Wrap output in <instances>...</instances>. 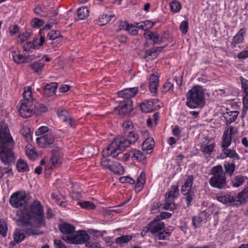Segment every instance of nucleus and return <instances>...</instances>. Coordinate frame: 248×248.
Masks as SVG:
<instances>
[{
  "label": "nucleus",
  "mask_w": 248,
  "mask_h": 248,
  "mask_svg": "<svg viewBox=\"0 0 248 248\" xmlns=\"http://www.w3.org/2000/svg\"><path fill=\"white\" fill-rule=\"evenodd\" d=\"M19 224L26 227L29 234H41L39 228L45 224L44 207L40 202L33 201L21 211Z\"/></svg>",
  "instance_id": "nucleus-1"
},
{
  "label": "nucleus",
  "mask_w": 248,
  "mask_h": 248,
  "mask_svg": "<svg viewBox=\"0 0 248 248\" xmlns=\"http://www.w3.org/2000/svg\"><path fill=\"white\" fill-rule=\"evenodd\" d=\"M14 144L7 124L0 122V158L4 163H9L15 159Z\"/></svg>",
  "instance_id": "nucleus-2"
},
{
  "label": "nucleus",
  "mask_w": 248,
  "mask_h": 248,
  "mask_svg": "<svg viewBox=\"0 0 248 248\" xmlns=\"http://www.w3.org/2000/svg\"><path fill=\"white\" fill-rule=\"evenodd\" d=\"M204 91L200 86H195L190 90L186 94V105L189 108H194L204 106Z\"/></svg>",
  "instance_id": "nucleus-3"
},
{
  "label": "nucleus",
  "mask_w": 248,
  "mask_h": 248,
  "mask_svg": "<svg viewBox=\"0 0 248 248\" xmlns=\"http://www.w3.org/2000/svg\"><path fill=\"white\" fill-rule=\"evenodd\" d=\"M138 140L137 134L129 132L128 139L124 137H117L110 144L109 148L112 151L114 155L120 154L130 144L135 143Z\"/></svg>",
  "instance_id": "nucleus-4"
},
{
  "label": "nucleus",
  "mask_w": 248,
  "mask_h": 248,
  "mask_svg": "<svg viewBox=\"0 0 248 248\" xmlns=\"http://www.w3.org/2000/svg\"><path fill=\"white\" fill-rule=\"evenodd\" d=\"M212 177L209 180L210 185L215 188L222 189L225 187L226 179L225 174L221 165L214 167L211 170Z\"/></svg>",
  "instance_id": "nucleus-5"
},
{
  "label": "nucleus",
  "mask_w": 248,
  "mask_h": 248,
  "mask_svg": "<svg viewBox=\"0 0 248 248\" xmlns=\"http://www.w3.org/2000/svg\"><path fill=\"white\" fill-rule=\"evenodd\" d=\"M179 195L178 187L176 186H172L170 190L166 193L165 202L163 208L165 210H172L176 208L174 200Z\"/></svg>",
  "instance_id": "nucleus-6"
},
{
  "label": "nucleus",
  "mask_w": 248,
  "mask_h": 248,
  "mask_svg": "<svg viewBox=\"0 0 248 248\" xmlns=\"http://www.w3.org/2000/svg\"><path fill=\"white\" fill-rule=\"evenodd\" d=\"M26 194L23 191H18L13 193L10 197V203L15 208L24 207L27 204Z\"/></svg>",
  "instance_id": "nucleus-7"
},
{
  "label": "nucleus",
  "mask_w": 248,
  "mask_h": 248,
  "mask_svg": "<svg viewBox=\"0 0 248 248\" xmlns=\"http://www.w3.org/2000/svg\"><path fill=\"white\" fill-rule=\"evenodd\" d=\"M137 29L145 30L144 36L146 39H150L153 41L155 44H160L165 42L166 34L163 36H159L158 34L156 32H152L146 30V25L144 22H142L140 24H138Z\"/></svg>",
  "instance_id": "nucleus-8"
},
{
  "label": "nucleus",
  "mask_w": 248,
  "mask_h": 248,
  "mask_svg": "<svg viewBox=\"0 0 248 248\" xmlns=\"http://www.w3.org/2000/svg\"><path fill=\"white\" fill-rule=\"evenodd\" d=\"M19 219L17 220V224L18 226L23 227V229H16L14 233V241L11 242L10 244L15 245V242L19 243L22 241L26 237L30 235H39V234H29L27 228L23 225L19 224Z\"/></svg>",
  "instance_id": "nucleus-9"
},
{
  "label": "nucleus",
  "mask_w": 248,
  "mask_h": 248,
  "mask_svg": "<svg viewBox=\"0 0 248 248\" xmlns=\"http://www.w3.org/2000/svg\"><path fill=\"white\" fill-rule=\"evenodd\" d=\"M21 105L18 111L22 117H30L35 113V106L32 102L21 101Z\"/></svg>",
  "instance_id": "nucleus-10"
},
{
  "label": "nucleus",
  "mask_w": 248,
  "mask_h": 248,
  "mask_svg": "<svg viewBox=\"0 0 248 248\" xmlns=\"http://www.w3.org/2000/svg\"><path fill=\"white\" fill-rule=\"evenodd\" d=\"M161 106V103L156 99L146 100L140 104L142 111L145 113L151 112Z\"/></svg>",
  "instance_id": "nucleus-11"
},
{
  "label": "nucleus",
  "mask_w": 248,
  "mask_h": 248,
  "mask_svg": "<svg viewBox=\"0 0 248 248\" xmlns=\"http://www.w3.org/2000/svg\"><path fill=\"white\" fill-rule=\"evenodd\" d=\"M89 235L84 231L75 232L67 243L71 244H82L87 242Z\"/></svg>",
  "instance_id": "nucleus-12"
},
{
  "label": "nucleus",
  "mask_w": 248,
  "mask_h": 248,
  "mask_svg": "<svg viewBox=\"0 0 248 248\" xmlns=\"http://www.w3.org/2000/svg\"><path fill=\"white\" fill-rule=\"evenodd\" d=\"M60 229L63 233L62 238L63 240L67 243L70 239L73 234L75 232V227L68 223H64L60 226Z\"/></svg>",
  "instance_id": "nucleus-13"
},
{
  "label": "nucleus",
  "mask_w": 248,
  "mask_h": 248,
  "mask_svg": "<svg viewBox=\"0 0 248 248\" xmlns=\"http://www.w3.org/2000/svg\"><path fill=\"white\" fill-rule=\"evenodd\" d=\"M55 135L52 132H47L44 136L37 138L36 140L39 146L46 147L54 143Z\"/></svg>",
  "instance_id": "nucleus-14"
},
{
  "label": "nucleus",
  "mask_w": 248,
  "mask_h": 248,
  "mask_svg": "<svg viewBox=\"0 0 248 248\" xmlns=\"http://www.w3.org/2000/svg\"><path fill=\"white\" fill-rule=\"evenodd\" d=\"M216 146L214 141L208 139H205L201 145V151L205 155H211Z\"/></svg>",
  "instance_id": "nucleus-15"
},
{
  "label": "nucleus",
  "mask_w": 248,
  "mask_h": 248,
  "mask_svg": "<svg viewBox=\"0 0 248 248\" xmlns=\"http://www.w3.org/2000/svg\"><path fill=\"white\" fill-rule=\"evenodd\" d=\"M218 202L226 205H235L241 204L239 203V199L229 194L221 195L217 196Z\"/></svg>",
  "instance_id": "nucleus-16"
},
{
  "label": "nucleus",
  "mask_w": 248,
  "mask_h": 248,
  "mask_svg": "<svg viewBox=\"0 0 248 248\" xmlns=\"http://www.w3.org/2000/svg\"><path fill=\"white\" fill-rule=\"evenodd\" d=\"M234 133L233 127L230 126L224 131L221 142L222 149L228 148L232 143V136Z\"/></svg>",
  "instance_id": "nucleus-17"
},
{
  "label": "nucleus",
  "mask_w": 248,
  "mask_h": 248,
  "mask_svg": "<svg viewBox=\"0 0 248 248\" xmlns=\"http://www.w3.org/2000/svg\"><path fill=\"white\" fill-rule=\"evenodd\" d=\"M110 147V144L105 149L103 150L102 151V156L103 158L101 160V165L105 168L109 169V167L110 166L111 164H109V159L107 158L108 156H112L113 157H116L119 154H116L115 155H114L112 153V150L109 148Z\"/></svg>",
  "instance_id": "nucleus-18"
},
{
  "label": "nucleus",
  "mask_w": 248,
  "mask_h": 248,
  "mask_svg": "<svg viewBox=\"0 0 248 248\" xmlns=\"http://www.w3.org/2000/svg\"><path fill=\"white\" fill-rule=\"evenodd\" d=\"M159 75L157 73H153L149 78V90L150 92L155 95L158 86Z\"/></svg>",
  "instance_id": "nucleus-19"
},
{
  "label": "nucleus",
  "mask_w": 248,
  "mask_h": 248,
  "mask_svg": "<svg viewBox=\"0 0 248 248\" xmlns=\"http://www.w3.org/2000/svg\"><path fill=\"white\" fill-rule=\"evenodd\" d=\"M125 159H127L128 157L134 158L139 161L144 162L146 160V156L141 151L136 149H132L124 155Z\"/></svg>",
  "instance_id": "nucleus-20"
},
{
  "label": "nucleus",
  "mask_w": 248,
  "mask_h": 248,
  "mask_svg": "<svg viewBox=\"0 0 248 248\" xmlns=\"http://www.w3.org/2000/svg\"><path fill=\"white\" fill-rule=\"evenodd\" d=\"M58 115L62 120L69 124L71 127H75L76 125L75 120L70 117L68 112L66 110H59Z\"/></svg>",
  "instance_id": "nucleus-21"
},
{
  "label": "nucleus",
  "mask_w": 248,
  "mask_h": 248,
  "mask_svg": "<svg viewBox=\"0 0 248 248\" xmlns=\"http://www.w3.org/2000/svg\"><path fill=\"white\" fill-rule=\"evenodd\" d=\"M150 232L155 236L165 228V224L163 222L154 220L149 223Z\"/></svg>",
  "instance_id": "nucleus-22"
},
{
  "label": "nucleus",
  "mask_w": 248,
  "mask_h": 248,
  "mask_svg": "<svg viewBox=\"0 0 248 248\" xmlns=\"http://www.w3.org/2000/svg\"><path fill=\"white\" fill-rule=\"evenodd\" d=\"M138 91L137 87L125 89L118 93L119 97L130 99V98L135 96Z\"/></svg>",
  "instance_id": "nucleus-23"
},
{
  "label": "nucleus",
  "mask_w": 248,
  "mask_h": 248,
  "mask_svg": "<svg viewBox=\"0 0 248 248\" xmlns=\"http://www.w3.org/2000/svg\"><path fill=\"white\" fill-rule=\"evenodd\" d=\"M12 55L14 61L17 63L28 62L31 59L28 57H25L20 54L18 49L12 51Z\"/></svg>",
  "instance_id": "nucleus-24"
},
{
  "label": "nucleus",
  "mask_w": 248,
  "mask_h": 248,
  "mask_svg": "<svg viewBox=\"0 0 248 248\" xmlns=\"http://www.w3.org/2000/svg\"><path fill=\"white\" fill-rule=\"evenodd\" d=\"M132 109V101L131 99L126 100L124 104L119 105L116 109L120 114H124L129 111Z\"/></svg>",
  "instance_id": "nucleus-25"
},
{
  "label": "nucleus",
  "mask_w": 248,
  "mask_h": 248,
  "mask_svg": "<svg viewBox=\"0 0 248 248\" xmlns=\"http://www.w3.org/2000/svg\"><path fill=\"white\" fill-rule=\"evenodd\" d=\"M62 154L60 150L53 151L50 158L52 166L53 167L60 165L62 162Z\"/></svg>",
  "instance_id": "nucleus-26"
},
{
  "label": "nucleus",
  "mask_w": 248,
  "mask_h": 248,
  "mask_svg": "<svg viewBox=\"0 0 248 248\" xmlns=\"http://www.w3.org/2000/svg\"><path fill=\"white\" fill-rule=\"evenodd\" d=\"M119 27L120 30H125L132 35H136L138 31L137 26L129 24L126 21L121 22Z\"/></svg>",
  "instance_id": "nucleus-27"
},
{
  "label": "nucleus",
  "mask_w": 248,
  "mask_h": 248,
  "mask_svg": "<svg viewBox=\"0 0 248 248\" xmlns=\"http://www.w3.org/2000/svg\"><path fill=\"white\" fill-rule=\"evenodd\" d=\"M222 157L225 158L227 157H230L232 159V161L237 160L240 159L239 155L236 152L235 150L230 149L228 148L222 149Z\"/></svg>",
  "instance_id": "nucleus-28"
},
{
  "label": "nucleus",
  "mask_w": 248,
  "mask_h": 248,
  "mask_svg": "<svg viewBox=\"0 0 248 248\" xmlns=\"http://www.w3.org/2000/svg\"><path fill=\"white\" fill-rule=\"evenodd\" d=\"M155 146V142L153 138L149 137L147 138L143 142L142 145V149L147 153H151L152 152Z\"/></svg>",
  "instance_id": "nucleus-29"
},
{
  "label": "nucleus",
  "mask_w": 248,
  "mask_h": 248,
  "mask_svg": "<svg viewBox=\"0 0 248 248\" xmlns=\"http://www.w3.org/2000/svg\"><path fill=\"white\" fill-rule=\"evenodd\" d=\"M57 86L58 84L56 82H52L47 84L44 88L45 93L49 96L54 95L56 93Z\"/></svg>",
  "instance_id": "nucleus-30"
},
{
  "label": "nucleus",
  "mask_w": 248,
  "mask_h": 248,
  "mask_svg": "<svg viewBox=\"0 0 248 248\" xmlns=\"http://www.w3.org/2000/svg\"><path fill=\"white\" fill-rule=\"evenodd\" d=\"M207 217L206 213L202 212L200 213L197 217H194L192 219L193 226L195 228L199 227L201 223L205 220Z\"/></svg>",
  "instance_id": "nucleus-31"
},
{
  "label": "nucleus",
  "mask_w": 248,
  "mask_h": 248,
  "mask_svg": "<svg viewBox=\"0 0 248 248\" xmlns=\"http://www.w3.org/2000/svg\"><path fill=\"white\" fill-rule=\"evenodd\" d=\"M246 33V31L244 29H241L239 30L233 38L232 42V43L233 46H234L243 41L244 36L245 35Z\"/></svg>",
  "instance_id": "nucleus-32"
},
{
  "label": "nucleus",
  "mask_w": 248,
  "mask_h": 248,
  "mask_svg": "<svg viewBox=\"0 0 248 248\" xmlns=\"http://www.w3.org/2000/svg\"><path fill=\"white\" fill-rule=\"evenodd\" d=\"M193 177L192 175H189L185 181L184 186L182 188V193L183 194H186L188 191H193L191 190V187L193 185Z\"/></svg>",
  "instance_id": "nucleus-33"
},
{
  "label": "nucleus",
  "mask_w": 248,
  "mask_h": 248,
  "mask_svg": "<svg viewBox=\"0 0 248 248\" xmlns=\"http://www.w3.org/2000/svg\"><path fill=\"white\" fill-rule=\"evenodd\" d=\"M247 177L240 175L234 177L232 181V185L233 187H238L241 186L247 180Z\"/></svg>",
  "instance_id": "nucleus-34"
},
{
  "label": "nucleus",
  "mask_w": 248,
  "mask_h": 248,
  "mask_svg": "<svg viewBox=\"0 0 248 248\" xmlns=\"http://www.w3.org/2000/svg\"><path fill=\"white\" fill-rule=\"evenodd\" d=\"M114 173L122 174L124 172L123 167L118 162H113L111 164L108 169Z\"/></svg>",
  "instance_id": "nucleus-35"
},
{
  "label": "nucleus",
  "mask_w": 248,
  "mask_h": 248,
  "mask_svg": "<svg viewBox=\"0 0 248 248\" xmlns=\"http://www.w3.org/2000/svg\"><path fill=\"white\" fill-rule=\"evenodd\" d=\"M77 14L79 19L83 20L89 16V11L87 7L82 6L78 8Z\"/></svg>",
  "instance_id": "nucleus-36"
},
{
  "label": "nucleus",
  "mask_w": 248,
  "mask_h": 248,
  "mask_svg": "<svg viewBox=\"0 0 248 248\" xmlns=\"http://www.w3.org/2000/svg\"><path fill=\"white\" fill-rule=\"evenodd\" d=\"M16 169L19 172H27L29 171V167L27 163L22 159H19L17 160Z\"/></svg>",
  "instance_id": "nucleus-37"
},
{
  "label": "nucleus",
  "mask_w": 248,
  "mask_h": 248,
  "mask_svg": "<svg viewBox=\"0 0 248 248\" xmlns=\"http://www.w3.org/2000/svg\"><path fill=\"white\" fill-rule=\"evenodd\" d=\"M145 182V174L142 172L138 177L135 185V190L140 191L142 188Z\"/></svg>",
  "instance_id": "nucleus-38"
},
{
  "label": "nucleus",
  "mask_w": 248,
  "mask_h": 248,
  "mask_svg": "<svg viewBox=\"0 0 248 248\" xmlns=\"http://www.w3.org/2000/svg\"><path fill=\"white\" fill-rule=\"evenodd\" d=\"M239 203H244L248 201V182L243 191L238 195Z\"/></svg>",
  "instance_id": "nucleus-39"
},
{
  "label": "nucleus",
  "mask_w": 248,
  "mask_h": 248,
  "mask_svg": "<svg viewBox=\"0 0 248 248\" xmlns=\"http://www.w3.org/2000/svg\"><path fill=\"white\" fill-rule=\"evenodd\" d=\"M32 91L30 87H26L24 88L23 93V99L22 101L32 102Z\"/></svg>",
  "instance_id": "nucleus-40"
},
{
  "label": "nucleus",
  "mask_w": 248,
  "mask_h": 248,
  "mask_svg": "<svg viewBox=\"0 0 248 248\" xmlns=\"http://www.w3.org/2000/svg\"><path fill=\"white\" fill-rule=\"evenodd\" d=\"M26 153L28 157L31 159H35L37 157L35 149L31 145L29 144L26 146Z\"/></svg>",
  "instance_id": "nucleus-41"
},
{
  "label": "nucleus",
  "mask_w": 248,
  "mask_h": 248,
  "mask_svg": "<svg viewBox=\"0 0 248 248\" xmlns=\"http://www.w3.org/2000/svg\"><path fill=\"white\" fill-rule=\"evenodd\" d=\"M45 65V63L42 60L36 61L31 64L30 66L31 69L36 73L40 74Z\"/></svg>",
  "instance_id": "nucleus-42"
},
{
  "label": "nucleus",
  "mask_w": 248,
  "mask_h": 248,
  "mask_svg": "<svg viewBox=\"0 0 248 248\" xmlns=\"http://www.w3.org/2000/svg\"><path fill=\"white\" fill-rule=\"evenodd\" d=\"M169 5L170 10L173 13H177L181 9V5L177 0H170Z\"/></svg>",
  "instance_id": "nucleus-43"
},
{
  "label": "nucleus",
  "mask_w": 248,
  "mask_h": 248,
  "mask_svg": "<svg viewBox=\"0 0 248 248\" xmlns=\"http://www.w3.org/2000/svg\"><path fill=\"white\" fill-rule=\"evenodd\" d=\"M226 172L232 176L235 170V163L232 161V162L225 161L224 164Z\"/></svg>",
  "instance_id": "nucleus-44"
},
{
  "label": "nucleus",
  "mask_w": 248,
  "mask_h": 248,
  "mask_svg": "<svg viewBox=\"0 0 248 248\" xmlns=\"http://www.w3.org/2000/svg\"><path fill=\"white\" fill-rule=\"evenodd\" d=\"M238 115V112L237 111H227L225 116V118L227 119L229 123H231L235 121Z\"/></svg>",
  "instance_id": "nucleus-45"
},
{
  "label": "nucleus",
  "mask_w": 248,
  "mask_h": 248,
  "mask_svg": "<svg viewBox=\"0 0 248 248\" xmlns=\"http://www.w3.org/2000/svg\"><path fill=\"white\" fill-rule=\"evenodd\" d=\"M114 16H108L106 14H102L100 16L98 19V23L100 26H104L106 25L111 19L112 17Z\"/></svg>",
  "instance_id": "nucleus-46"
},
{
  "label": "nucleus",
  "mask_w": 248,
  "mask_h": 248,
  "mask_svg": "<svg viewBox=\"0 0 248 248\" xmlns=\"http://www.w3.org/2000/svg\"><path fill=\"white\" fill-rule=\"evenodd\" d=\"M132 236L130 235H126L120 236L115 239V243L118 245H121L127 243L132 238Z\"/></svg>",
  "instance_id": "nucleus-47"
},
{
  "label": "nucleus",
  "mask_w": 248,
  "mask_h": 248,
  "mask_svg": "<svg viewBox=\"0 0 248 248\" xmlns=\"http://www.w3.org/2000/svg\"><path fill=\"white\" fill-rule=\"evenodd\" d=\"M78 204L80 205L81 208L86 209H93L95 208L93 203L88 201L78 202Z\"/></svg>",
  "instance_id": "nucleus-48"
},
{
  "label": "nucleus",
  "mask_w": 248,
  "mask_h": 248,
  "mask_svg": "<svg viewBox=\"0 0 248 248\" xmlns=\"http://www.w3.org/2000/svg\"><path fill=\"white\" fill-rule=\"evenodd\" d=\"M7 230V225L5 221L4 220H0V234L3 237H5Z\"/></svg>",
  "instance_id": "nucleus-49"
},
{
  "label": "nucleus",
  "mask_w": 248,
  "mask_h": 248,
  "mask_svg": "<svg viewBox=\"0 0 248 248\" xmlns=\"http://www.w3.org/2000/svg\"><path fill=\"white\" fill-rule=\"evenodd\" d=\"M31 35V34L30 32H23L22 33H20L17 38V42L19 43H23V42L27 41L30 36Z\"/></svg>",
  "instance_id": "nucleus-50"
},
{
  "label": "nucleus",
  "mask_w": 248,
  "mask_h": 248,
  "mask_svg": "<svg viewBox=\"0 0 248 248\" xmlns=\"http://www.w3.org/2000/svg\"><path fill=\"white\" fill-rule=\"evenodd\" d=\"M21 133L27 141L29 142L31 140L32 138L30 128L28 127H23L21 130Z\"/></svg>",
  "instance_id": "nucleus-51"
},
{
  "label": "nucleus",
  "mask_w": 248,
  "mask_h": 248,
  "mask_svg": "<svg viewBox=\"0 0 248 248\" xmlns=\"http://www.w3.org/2000/svg\"><path fill=\"white\" fill-rule=\"evenodd\" d=\"M44 24V22L43 20L39 19L38 18H33L31 22V25L33 28H39L43 26Z\"/></svg>",
  "instance_id": "nucleus-52"
},
{
  "label": "nucleus",
  "mask_w": 248,
  "mask_h": 248,
  "mask_svg": "<svg viewBox=\"0 0 248 248\" xmlns=\"http://www.w3.org/2000/svg\"><path fill=\"white\" fill-rule=\"evenodd\" d=\"M60 36L61 33L59 31H52L47 34V37L51 40H54Z\"/></svg>",
  "instance_id": "nucleus-53"
},
{
  "label": "nucleus",
  "mask_w": 248,
  "mask_h": 248,
  "mask_svg": "<svg viewBox=\"0 0 248 248\" xmlns=\"http://www.w3.org/2000/svg\"><path fill=\"white\" fill-rule=\"evenodd\" d=\"M48 132V128L47 126H43L38 128L35 131V135L37 136H42L45 135L46 133Z\"/></svg>",
  "instance_id": "nucleus-54"
},
{
  "label": "nucleus",
  "mask_w": 248,
  "mask_h": 248,
  "mask_svg": "<svg viewBox=\"0 0 248 248\" xmlns=\"http://www.w3.org/2000/svg\"><path fill=\"white\" fill-rule=\"evenodd\" d=\"M119 181L121 183H127L133 185L135 183V180L129 176L121 177Z\"/></svg>",
  "instance_id": "nucleus-55"
},
{
  "label": "nucleus",
  "mask_w": 248,
  "mask_h": 248,
  "mask_svg": "<svg viewBox=\"0 0 248 248\" xmlns=\"http://www.w3.org/2000/svg\"><path fill=\"white\" fill-rule=\"evenodd\" d=\"M123 129L125 131L130 132L133 128V125L132 123L129 121H126L123 123L122 125Z\"/></svg>",
  "instance_id": "nucleus-56"
},
{
  "label": "nucleus",
  "mask_w": 248,
  "mask_h": 248,
  "mask_svg": "<svg viewBox=\"0 0 248 248\" xmlns=\"http://www.w3.org/2000/svg\"><path fill=\"white\" fill-rule=\"evenodd\" d=\"M35 45L32 42H28L23 46L24 50L27 52L31 51L33 49H36Z\"/></svg>",
  "instance_id": "nucleus-57"
},
{
  "label": "nucleus",
  "mask_w": 248,
  "mask_h": 248,
  "mask_svg": "<svg viewBox=\"0 0 248 248\" xmlns=\"http://www.w3.org/2000/svg\"><path fill=\"white\" fill-rule=\"evenodd\" d=\"M45 41V38L44 36H41L40 38H36L32 41L33 44L35 45V48H38L42 46Z\"/></svg>",
  "instance_id": "nucleus-58"
},
{
  "label": "nucleus",
  "mask_w": 248,
  "mask_h": 248,
  "mask_svg": "<svg viewBox=\"0 0 248 248\" xmlns=\"http://www.w3.org/2000/svg\"><path fill=\"white\" fill-rule=\"evenodd\" d=\"M243 113H246L248 110V93H246L243 98Z\"/></svg>",
  "instance_id": "nucleus-59"
},
{
  "label": "nucleus",
  "mask_w": 248,
  "mask_h": 248,
  "mask_svg": "<svg viewBox=\"0 0 248 248\" xmlns=\"http://www.w3.org/2000/svg\"><path fill=\"white\" fill-rule=\"evenodd\" d=\"M188 23L187 21H183L180 25V30L183 34H186L188 31Z\"/></svg>",
  "instance_id": "nucleus-60"
},
{
  "label": "nucleus",
  "mask_w": 248,
  "mask_h": 248,
  "mask_svg": "<svg viewBox=\"0 0 248 248\" xmlns=\"http://www.w3.org/2000/svg\"><path fill=\"white\" fill-rule=\"evenodd\" d=\"M162 47H154L150 50L146 51V55L147 56H156L155 54L157 51H161L162 50Z\"/></svg>",
  "instance_id": "nucleus-61"
},
{
  "label": "nucleus",
  "mask_w": 248,
  "mask_h": 248,
  "mask_svg": "<svg viewBox=\"0 0 248 248\" xmlns=\"http://www.w3.org/2000/svg\"><path fill=\"white\" fill-rule=\"evenodd\" d=\"M237 58L239 59L248 58V43L246 48L238 54Z\"/></svg>",
  "instance_id": "nucleus-62"
},
{
  "label": "nucleus",
  "mask_w": 248,
  "mask_h": 248,
  "mask_svg": "<svg viewBox=\"0 0 248 248\" xmlns=\"http://www.w3.org/2000/svg\"><path fill=\"white\" fill-rule=\"evenodd\" d=\"M240 81L242 85V88L243 89L245 93H248V80L246 78L241 77Z\"/></svg>",
  "instance_id": "nucleus-63"
},
{
  "label": "nucleus",
  "mask_w": 248,
  "mask_h": 248,
  "mask_svg": "<svg viewBox=\"0 0 248 248\" xmlns=\"http://www.w3.org/2000/svg\"><path fill=\"white\" fill-rule=\"evenodd\" d=\"M170 234V233L169 232L167 231H161L159 233L157 234L156 236V239L159 240H164L167 237H169Z\"/></svg>",
  "instance_id": "nucleus-64"
}]
</instances>
